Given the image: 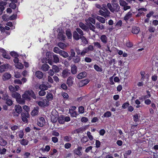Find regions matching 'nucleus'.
Segmentation results:
<instances>
[{
  "label": "nucleus",
  "instance_id": "obj_55",
  "mask_svg": "<svg viewBox=\"0 0 158 158\" xmlns=\"http://www.w3.org/2000/svg\"><path fill=\"white\" fill-rule=\"evenodd\" d=\"M87 135L90 140H92L94 138L93 136L91 135V133L89 131H88L87 133Z\"/></svg>",
  "mask_w": 158,
  "mask_h": 158
},
{
  "label": "nucleus",
  "instance_id": "obj_18",
  "mask_svg": "<svg viewBox=\"0 0 158 158\" xmlns=\"http://www.w3.org/2000/svg\"><path fill=\"white\" fill-rule=\"evenodd\" d=\"M81 36H80L76 31H74L73 33V37L74 39L78 40L81 39Z\"/></svg>",
  "mask_w": 158,
  "mask_h": 158
},
{
  "label": "nucleus",
  "instance_id": "obj_14",
  "mask_svg": "<svg viewBox=\"0 0 158 158\" xmlns=\"http://www.w3.org/2000/svg\"><path fill=\"white\" fill-rule=\"evenodd\" d=\"M36 76L39 79H41L44 77L43 72L40 71H37L35 73Z\"/></svg>",
  "mask_w": 158,
  "mask_h": 158
},
{
  "label": "nucleus",
  "instance_id": "obj_7",
  "mask_svg": "<svg viewBox=\"0 0 158 158\" xmlns=\"http://www.w3.org/2000/svg\"><path fill=\"white\" fill-rule=\"evenodd\" d=\"M8 68V64H5L0 66V73L5 72Z\"/></svg>",
  "mask_w": 158,
  "mask_h": 158
},
{
  "label": "nucleus",
  "instance_id": "obj_63",
  "mask_svg": "<svg viewBox=\"0 0 158 158\" xmlns=\"http://www.w3.org/2000/svg\"><path fill=\"white\" fill-rule=\"evenodd\" d=\"M134 120L135 122H137L139 121V117L137 114H136L133 116Z\"/></svg>",
  "mask_w": 158,
  "mask_h": 158
},
{
  "label": "nucleus",
  "instance_id": "obj_38",
  "mask_svg": "<svg viewBox=\"0 0 158 158\" xmlns=\"http://www.w3.org/2000/svg\"><path fill=\"white\" fill-rule=\"evenodd\" d=\"M80 39L81 40L83 44L85 45L87 44L88 43V42L86 38L84 36L81 37Z\"/></svg>",
  "mask_w": 158,
  "mask_h": 158
},
{
  "label": "nucleus",
  "instance_id": "obj_30",
  "mask_svg": "<svg viewBox=\"0 0 158 158\" xmlns=\"http://www.w3.org/2000/svg\"><path fill=\"white\" fill-rule=\"evenodd\" d=\"M1 52H2V56L5 58L7 59H10V57L9 55L7 54L6 53L5 50L3 49H2Z\"/></svg>",
  "mask_w": 158,
  "mask_h": 158
},
{
  "label": "nucleus",
  "instance_id": "obj_53",
  "mask_svg": "<svg viewBox=\"0 0 158 158\" xmlns=\"http://www.w3.org/2000/svg\"><path fill=\"white\" fill-rule=\"evenodd\" d=\"M88 52L86 48H85L83 49L82 51L81 52V56H85V54L87 53Z\"/></svg>",
  "mask_w": 158,
  "mask_h": 158
},
{
  "label": "nucleus",
  "instance_id": "obj_16",
  "mask_svg": "<svg viewBox=\"0 0 158 158\" xmlns=\"http://www.w3.org/2000/svg\"><path fill=\"white\" fill-rule=\"evenodd\" d=\"M132 12L130 11L128 12L125 15L124 18V19L127 22L128 19H130L132 17Z\"/></svg>",
  "mask_w": 158,
  "mask_h": 158
},
{
  "label": "nucleus",
  "instance_id": "obj_42",
  "mask_svg": "<svg viewBox=\"0 0 158 158\" xmlns=\"http://www.w3.org/2000/svg\"><path fill=\"white\" fill-rule=\"evenodd\" d=\"M46 97L48 100L50 101L53 99V96L51 93H48Z\"/></svg>",
  "mask_w": 158,
  "mask_h": 158
},
{
  "label": "nucleus",
  "instance_id": "obj_60",
  "mask_svg": "<svg viewBox=\"0 0 158 158\" xmlns=\"http://www.w3.org/2000/svg\"><path fill=\"white\" fill-rule=\"evenodd\" d=\"M10 54L12 56L14 57L19 56L18 54L15 52H11Z\"/></svg>",
  "mask_w": 158,
  "mask_h": 158
},
{
  "label": "nucleus",
  "instance_id": "obj_64",
  "mask_svg": "<svg viewBox=\"0 0 158 158\" xmlns=\"http://www.w3.org/2000/svg\"><path fill=\"white\" fill-rule=\"evenodd\" d=\"M15 74L14 77L17 78H19L21 77V75L19 73V72H15Z\"/></svg>",
  "mask_w": 158,
  "mask_h": 158
},
{
  "label": "nucleus",
  "instance_id": "obj_44",
  "mask_svg": "<svg viewBox=\"0 0 158 158\" xmlns=\"http://www.w3.org/2000/svg\"><path fill=\"white\" fill-rule=\"evenodd\" d=\"M119 2L120 5L123 6H124L128 4V3L127 2L123 0H119Z\"/></svg>",
  "mask_w": 158,
  "mask_h": 158
},
{
  "label": "nucleus",
  "instance_id": "obj_4",
  "mask_svg": "<svg viewBox=\"0 0 158 158\" xmlns=\"http://www.w3.org/2000/svg\"><path fill=\"white\" fill-rule=\"evenodd\" d=\"M29 118V114L28 112L25 113L22 112L21 113V118L23 122L25 123H27L28 122V120L27 118Z\"/></svg>",
  "mask_w": 158,
  "mask_h": 158
},
{
  "label": "nucleus",
  "instance_id": "obj_29",
  "mask_svg": "<svg viewBox=\"0 0 158 158\" xmlns=\"http://www.w3.org/2000/svg\"><path fill=\"white\" fill-rule=\"evenodd\" d=\"M39 107H36L31 111V114L32 116H35L39 112Z\"/></svg>",
  "mask_w": 158,
  "mask_h": 158
},
{
  "label": "nucleus",
  "instance_id": "obj_27",
  "mask_svg": "<svg viewBox=\"0 0 158 158\" xmlns=\"http://www.w3.org/2000/svg\"><path fill=\"white\" fill-rule=\"evenodd\" d=\"M59 54L64 58H67L69 56L68 54L66 52L62 50L59 52Z\"/></svg>",
  "mask_w": 158,
  "mask_h": 158
},
{
  "label": "nucleus",
  "instance_id": "obj_58",
  "mask_svg": "<svg viewBox=\"0 0 158 158\" xmlns=\"http://www.w3.org/2000/svg\"><path fill=\"white\" fill-rule=\"evenodd\" d=\"M46 93L44 90H41L39 92V94L40 96H43L45 95Z\"/></svg>",
  "mask_w": 158,
  "mask_h": 158
},
{
  "label": "nucleus",
  "instance_id": "obj_39",
  "mask_svg": "<svg viewBox=\"0 0 158 158\" xmlns=\"http://www.w3.org/2000/svg\"><path fill=\"white\" fill-rule=\"evenodd\" d=\"M94 69L98 72H101L102 71V68L96 64L94 65Z\"/></svg>",
  "mask_w": 158,
  "mask_h": 158
},
{
  "label": "nucleus",
  "instance_id": "obj_35",
  "mask_svg": "<svg viewBox=\"0 0 158 158\" xmlns=\"http://www.w3.org/2000/svg\"><path fill=\"white\" fill-rule=\"evenodd\" d=\"M54 53L53 52H46V55L47 57L48 58V60L51 59L53 57Z\"/></svg>",
  "mask_w": 158,
  "mask_h": 158
},
{
  "label": "nucleus",
  "instance_id": "obj_25",
  "mask_svg": "<svg viewBox=\"0 0 158 158\" xmlns=\"http://www.w3.org/2000/svg\"><path fill=\"white\" fill-rule=\"evenodd\" d=\"M96 19L102 23H105L106 20L105 19L102 17L97 16Z\"/></svg>",
  "mask_w": 158,
  "mask_h": 158
},
{
  "label": "nucleus",
  "instance_id": "obj_23",
  "mask_svg": "<svg viewBox=\"0 0 158 158\" xmlns=\"http://www.w3.org/2000/svg\"><path fill=\"white\" fill-rule=\"evenodd\" d=\"M73 78L72 77H69L67 81V84L69 87L72 86L73 84Z\"/></svg>",
  "mask_w": 158,
  "mask_h": 158
},
{
  "label": "nucleus",
  "instance_id": "obj_51",
  "mask_svg": "<svg viewBox=\"0 0 158 158\" xmlns=\"http://www.w3.org/2000/svg\"><path fill=\"white\" fill-rule=\"evenodd\" d=\"M64 140L66 142H69L72 140V137L69 136H65L64 137Z\"/></svg>",
  "mask_w": 158,
  "mask_h": 158
},
{
  "label": "nucleus",
  "instance_id": "obj_33",
  "mask_svg": "<svg viewBox=\"0 0 158 158\" xmlns=\"http://www.w3.org/2000/svg\"><path fill=\"white\" fill-rule=\"evenodd\" d=\"M58 122L60 124H64L65 122L64 118V116L61 115L58 118Z\"/></svg>",
  "mask_w": 158,
  "mask_h": 158
},
{
  "label": "nucleus",
  "instance_id": "obj_17",
  "mask_svg": "<svg viewBox=\"0 0 158 158\" xmlns=\"http://www.w3.org/2000/svg\"><path fill=\"white\" fill-rule=\"evenodd\" d=\"M95 27L96 28L102 30L105 29L104 26L99 22H97L95 24Z\"/></svg>",
  "mask_w": 158,
  "mask_h": 158
},
{
  "label": "nucleus",
  "instance_id": "obj_2",
  "mask_svg": "<svg viewBox=\"0 0 158 158\" xmlns=\"http://www.w3.org/2000/svg\"><path fill=\"white\" fill-rule=\"evenodd\" d=\"M107 6L110 11L112 13L118 12L120 11V7L115 0H113L111 2V4L108 3L107 4Z\"/></svg>",
  "mask_w": 158,
  "mask_h": 158
},
{
  "label": "nucleus",
  "instance_id": "obj_6",
  "mask_svg": "<svg viewBox=\"0 0 158 158\" xmlns=\"http://www.w3.org/2000/svg\"><path fill=\"white\" fill-rule=\"evenodd\" d=\"M85 22L87 23V25L88 26V28H89L90 30L92 31L93 32H95V29L96 28L95 26H94L90 22L88 23V19L85 20Z\"/></svg>",
  "mask_w": 158,
  "mask_h": 158
},
{
  "label": "nucleus",
  "instance_id": "obj_13",
  "mask_svg": "<svg viewBox=\"0 0 158 158\" xmlns=\"http://www.w3.org/2000/svg\"><path fill=\"white\" fill-rule=\"evenodd\" d=\"M52 87V85L48 84V85H46L44 84L40 85L39 86L40 89L43 90H46L48 89V88H50Z\"/></svg>",
  "mask_w": 158,
  "mask_h": 158
},
{
  "label": "nucleus",
  "instance_id": "obj_5",
  "mask_svg": "<svg viewBox=\"0 0 158 158\" xmlns=\"http://www.w3.org/2000/svg\"><path fill=\"white\" fill-rule=\"evenodd\" d=\"M57 37L60 41H64L66 39L64 32L62 31H59L58 33Z\"/></svg>",
  "mask_w": 158,
  "mask_h": 158
},
{
  "label": "nucleus",
  "instance_id": "obj_40",
  "mask_svg": "<svg viewBox=\"0 0 158 158\" xmlns=\"http://www.w3.org/2000/svg\"><path fill=\"white\" fill-rule=\"evenodd\" d=\"M69 112L71 114V116L73 117H76L77 114V112L73 110H70L69 109Z\"/></svg>",
  "mask_w": 158,
  "mask_h": 158
},
{
  "label": "nucleus",
  "instance_id": "obj_10",
  "mask_svg": "<svg viewBox=\"0 0 158 158\" xmlns=\"http://www.w3.org/2000/svg\"><path fill=\"white\" fill-rule=\"evenodd\" d=\"M79 27L83 30L87 31L88 30V27L85 25L82 22H80L79 23Z\"/></svg>",
  "mask_w": 158,
  "mask_h": 158
},
{
  "label": "nucleus",
  "instance_id": "obj_61",
  "mask_svg": "<svg viewBox=\"0 0 158 158\" xmlns=\"http://www.w3.org/2000/svg\"><path fill=\"white\" fill-rule=\"evenodd\" d=\"M70 55L71 56H72L73 57L75 56L76 55L75 52L74 51V49L72 48L70 49Z\"/></svg>",
  "mask_w": 158,
  "mask_h": 158
},
{
  "label": "nucleus",
  "instance_id": "obj_47",
  "mask_svg": "<svg viewBox=\"0 0 158 158\" xmlns=\"http://www.w3.org/2000/svg\"><path fill=\"white\" fill-rule=\"evenodd\" d=\"M111 113L109 111H107L103 115L104 117H109L111 116Z\"/></svg>",
  "mask_w": 158,
  "mask_h": 158
},
{
  "label": "nucleus",
  "instance_id": "obj_46",
  "mask_svg": "<svg viewBox=\"0 0 158 158\" xmlns=\"http://www.w3.org/2000/svg\"><path fill=\"white\" fill-rule=\"evenodd\" d=\"M89 81V79H85L84 80H82L81 81V83L83 85H85L88 84Z\"/></svg>",
  "mask_w": 158,
  "mask_h": 158
},
{
  "label": "nucleus",
  "instance_id": "obj_37",
  "mask_svg": "<svg viewBox=\"0 0 158 158\" xmlns=\"http://www.w3.org/2000/svg\"><path fill=\"white\" fill-rule=\"evenodd\" d=\"M69 71L67 69H65L63 71L62 73V75L63 77H66L69 75Z\"/></svg>",
  "mask_w": 158,
  "mask_h": 158
},
{
  "label": "nucleus",
  "instance_id": "obj_48",
  "mask_svg": "<svg viewBox=\"0 0 158 158\" xmlns=\"http://www.w3.org/2000/svg\"><path fill=\"white\" fill-rule=\"evenodd\" d=\"M52 69L54 70V72L55 73H58L59 71V68L56 65H53L52 66Z\"/></svg>",
  "mask_w": 158,
  "mask_h": 158
},
{
  "label": "nucleus",
  "instance_id": "obj_24",
  "mask_svg": "<svg viewBox=\"0 0 158 158\" xmlns=\"http://www.w3.org/2000/svg\"><path fill=\"white\" fill-rule=\"evenodd\" d=\"M49 68V66L46 64H43L41 67L42 70L44 71H47L48 70Z\"/></svg>",
  "mask_w": 158,
  "mask_h": 158
},
{
  "label": "nucleus",
  "instance_id": "obj_1",
  "mask_svg": "<svg viewBox=\"0 0 158 158\" xmlns=\"http://www.w3.org/2000/svg\"><path fill=\"white\" fill-rule=\"evenodd\" d=\"M104 5H102V7L98 4H96L95 6L97 8L100 9L98 11V15L103 16L105 18H108L110 16V12L106 8L105 6H104Z\"/></svg>",
  "mask_w": 158,
  "mask_h": 158
},
{
  "label": "nucleus",
  "instance_id": "obj_56",
  "mask_svg": "<svg viewBox=\"0 0 158 158\" xmlns=\"http://www.w3.org/2000/svg\"><path fill=\"white\" fill-rule=\"evenodd\" d=\"M155 30V27L152 26H150L148 27V31L150 32H154Z\"/></svg>",
  "mask_w": 158,
  "mask_h": 158
},
{
  "label": "nucleus",
  "instance_id": "obj_9",
  "mask_svg": "<svg viewBox=\"0 0 158 158\" xmlns=\"http://www.w3.org/2000/svg\"><path fill=\"white\" fill-rule=\"evenodd\" d=\"M11 77V75L7 73H5L2 76L3 81H6L9 79Z\"/></svg>",
  "mask_w": 158,
  "mask_h": 158
},
{
  "label": "nucleus",
  "instance_id": "obj_32",
  "mask_svg": "<svg viewBox=\"0 0 158 158\" xmlns=\"http://www.w3.org/2000/svg\"><path fill=\"white\" fill-rule=\"evenodd\" d=\"M139 30V28L138 27H135L132 28V32L134 34H137Z\"/></svg>",
  "mask_w": 158,
  "mask_h": 158
},
{
  "label": "nucleus",
  "instance_id": "obj_54",
  "mask_svg": "<svg viewBox=\"0 0 158 158\" xmlns=\"http://www.w3.org/2000/svg\"><path fill=\"white\" fill-rule=\"evenodd\" d=\"M88 52L89 51H92L94 50L93 46L92 45H89L87 47L85 48Z\"/></svg>",
  "mask_w": 158,
  "mask_h": 158
},
{
  "label": "nucleus",
  "instance_id": "obj_31",
  "mask_svg": "<svg viewBox=\"0 0 158 158\" xmlns=\"http://www.w3.org/2000/svg\"><path fill=\"white\" fill-rule=\"evenodd\" d=\"M77 68L75 65L74 64L72 66L71 68V73L73 74H75L77 73Z\"/></svg>",
  "mask_w": 158,
  "mask_h": 158
},
{
  "label": "nucleus",
  "instance_id": "obj_45",
  "mask_svg": "<svg viewBox=\"0 0 158 158\" xmlns=\"http://www.w3.org/2000/svg\"><path fill=\"white\" fill-rule=\"evenodd\" d=\"M15 66L18 69H21L23 68V65L22 64L19 62L15 64Z\"/></svg>",
  "mask_w": 158,
  "mask_h": 158
},
{
  "label": "nucleus",
  "instance_id": "obj_57",
  "mask_svg": "<svg viewBox=\"0 0 158 158\" xmlns=\"http://www.w3.org/2000/svg\"><path fill=\"white\" fill-rule=\"evenodd\" d=\"M6 103L9 106H11L13 103L12 101L10 99H8L6 100Z\"/></svg>",
  "mask_w": 158,
  "mask_h": 158
},
{
  "label": "nucleus",
  "instance_id": "obj_59",
  "mask_svg": "<svg viewBox=\"0 0 158 158\" xmlns=\"http://www.w3.org/2000/svg\"><path fill=\"white\" fill-rule=\"evenodd\" d=\"M2 97V99L4 100H6L9 98V96L8 94L6 93H4L3 94Z\"/></svg>",
  "mask_w": 158,
  "mask_h": 158
},
{
  "label": "nucleus",
  "instance_id": "obj_21",
  "mask_svg": "<svg viewBox=\"0 0 158 158\" xmlns=\"http://www.w3.org/2000/svg\"><path fill=\"white\" fill-rule=\"evenodd\" d=\"M80 56L77 55L76 56L73 57V61L74 63H77L80 62Z\"/></svg>",
  "mask_w": 158,
  "mask_h": 158
},
{
  "label": "nucleus",
  "instance_id": "obj_26",
  "mask_svg": "<svg viewBox=\"0 0 158 158\" xmlns=\"http://www.w3.org/2000/svg\"><path fill=\"white\" fill-rule=\"evenodd\" d=\"M7 144V141L0 136V145L5 146Z\"/></svg>",
  "mask_w": 158,
  "mask_h": 158
},
{
  "label": "nucleus",
  "instance_id": "obj_43",
  "mask_svg": "<svg viewBox=\"0 0 158 158\" xmlns=\"http://www.w3.org/2000/svg\"><path fill=\"white\" fill-rule=\"evenodd\" d=\"M52 57L53 58L54 61L55 63H57L59 62V59L58 56L54 54Z\"/></svg>",
  "mask_w": 158,
  "mask_h": 158
},
{
  "label": "nucleus",
  "instance_id": "obj_3",
  "mask_svg": "<svg viewBox=\"0 0 158 158\" xmlns=\"http://www.w3.org/2000/svg\"><path fill=\"white\" fill-rule=\"evenodd\" d=\"M22 97L23 98L26 100L29 101L31 100V97L34 99H35L36 98L34 92L31 90L25 91L22 95Z\"/></svg>",
  "mask_w": 158,
  "mask_h": 158
},
{
  "label": "nucleus",
  "instance_id": "obj_49",
  "mask_svg": "<svg viewBox=\"0 0 158 158\" xmlns=\"http://www.w3.org/2000/svg\"><path fill=\"white\" fill-rule=\"evenodd\" d=\"M9 6L12 9H15L16 7V5L15 3L11 2L10 3L9 5Z\"/></svg>",
  "mask_w": 158,
  "mask_h": 158
},
{
  "label": "nucleus",
  "instance_id": "obj_34",
  "mask_svg": "<svg viewBox=\"0 0 158 158\" xmlns=\"http://www.w3.org/2000/svg\"><path fill=\"white\" fill-rule=\"evenodd\" d=\"M58 46L61 48L64 49L67 47L66 45L64 43L60 42L58 44Z\"/></svg>",
  "mask_w": 158,
  "mask_h": 158
},
{
  "label": "nucleus",
  "instance_id": "obj_11",
  "mask_svg": "<svg viewBox=\"0 0 158 158\" xmlns=\"http://www.w3.org/2000/svg\"><path fill=\"white\" fill-rule=\"evenodd\" d=\"M147 10V9L144 8H142L138 9V11H139V12L136 15V17H138L140 16L143 14H144V13L143 12V11H146Z\"/></svg>",
  "mask_w": 158,
  "mask_h": 158
},
{
  "label": "nucleus",
  "instance_id": "obj_19",
  "mask_svg": "<svg viewBox=\"0 0 158 158\" xmlns=\"http://www.w3.org/2000/svg\"><path fill=\"white\" fill-rule=\"evenodd\" d=\"M100 39L104 44H106L107 42V37L105 35H102L100 36Z\"/></svg>",
  "mask_w": 158,
  "mask_h": 158
},
{
  "label": "nucleus",
  "instance_id": "obj_62",
  "mask_svg": "<svg viewBox=\"0 0 158 158\" xmlns=\"http://www.w3.org/2000/svg\"><path fill=\"white\" fill-rule=\"evenodd\" d=\"M79 112L80 113H83L84 111V107L82 106H80L78 108Z\"/></svg>",
  "mask_w": 158,
  "mask_h": 158
},
{
  "label": "nucleus",
  "instance_id": "obj_15",
  "mask_svg": "<svg viewBox=\"0 0 158 158\" xmlns=\"http://www.w3.org/2000/svg\"><path fill=\"white\" fill-rule=\"evenodd\" d=\"M45 124V120L43 117H41L37 122V124L40 127H42Z\"/></svg>",
  "mask_w": 158,
  "mask_h": 158
},
{
  "label": "nucleus",
  "instance_id": "obj_28",
  "mask_svg": "<svg viewBox=\"0 0 158 158\" xmlns=\"http://www.w3.org/2000/svg\"><path fill=\"white\" fill-rule=\"evenodd\" d=\"M86 75V73L85 72L80 73L77 76V77L79 79H81L85 77Z\"/></svg>",
  "mask_w": 158,
  "mask_h": 158
},
{
  "label": "nucleus",
  "instance_id": "obj_41",
  "mask_svg": "<svg viewBox=\"0 0 158 158\" xmlns=\"http://www.w3.org/2000/svg\"><path fill=\"white\" fill-rule=\"evenodd\" d=\"M76 31L79 34V35L81 37L83 36L84 33L82 31V30L79 28H77L76 29Z\"/></svg>",
  "mask_w": 158,
  "mask_h": 158
},
{
  "label": "nucleus",
  "instance_id": "obj_12",
  "mask_svg": "<svg viewBox=\"0 0 158 158\" xmlns=\"http://www.w3.org/2000/svg\"><path fill=\"white\" fill-rule=\"evenodd\" d=\"M15 110L16 112L20 114L22 113L23 111L22 107L19 105H15Z\"/></svg>",
  "mask_w": 158,
  "mask_h": 158
},
{
  "label": "nucleus",
  "instance_id": "obj_52",
  "mask_svg": "<svg viewBox=\"0 0 158 158\" xmlns=\"http://www.w3.org/2000/svg\"><path fill=\"white\" fill-rule=\"evenodd\" d=\"M42 63H48L50 64L51 65L52 62L51 61H50L48 60H47V58H43V59H42Z\"/></svg>",
  "mask_w": 158,
  "mask_h": 158
},
{
  "label": "nucleus",
  "instance_id": "obj_22",
  "mask_svg": "<svg viewBox=\"0 0 158 158\" xmlns=\"http://www.w3.org/2000/svg\"><path fill=\"white\" fill-rule=\"evenodd\" d=\"M12 97L13 98H16V99H20L21 98V95L19 93L16 92H12Z\"/></svg>",
  "mask_w": 158,
  "mask_h": 158
},
{
  "label": "nucleus",
  "instance_id": "obj_36",
  "mask_svg": "<svg viewBox=\"0 0 158 158\" xmlns=\"http://www.w3.org/2000/svg\"><path fill=\"white\" fill-rule=\"evenodd\" d=\"M66 34L68 39H70L72 38V34L70 29H68L66 31Z\"/></svg>",
  "mask_w": 158,
  "mask_h": 158
},
{
  "label": "nucleus",
  "instance_id": "obj_8",
  "mask_svg": "<svg viewBox=\"0 0 158 158\" xmlns=\"http://www.w3.org/2000/svg\"><path fill=\"white\" fill-rule=\"evenodd\" d=\"M82 149V147L81 146H79L77 148L75 149L74 150V152L78 156H81L82 154L81 151Z\"/></svg>",
  "mask_w": 158,
  "mask_h": 158
},
{
  "label": "nucleus",
  "instance_id": "obj_20",
  "mask_svg": "<svg viewBox=\"0 0 158 158\" xmlns=\"http://www.w3.org/2000/svg\"><path fill=\"white\" fill-rule=\"evenodd\" d=\"M19 141L21 144L24 146L27 145L29 143V141L24 139L20 140Z\"/></svg>",
  "mask_w": 158,
  "mask_h": 158
},
{
  "label": "nucleus",
  "instance_id": "obj_50",
  "mask_svg": "<svg viewBox=\"0 0 158 158\" xmlns=\"http://www.w3.org/2000/svg\"><path fill=\"white\" fill-rule=\"evenodd\" d=\"M61 50L57 47H55L53 49V52L59 54V52H60Z\"/></svg>",
  "mask_w": 158,
  "mask_h": 158
}]
</instances>
